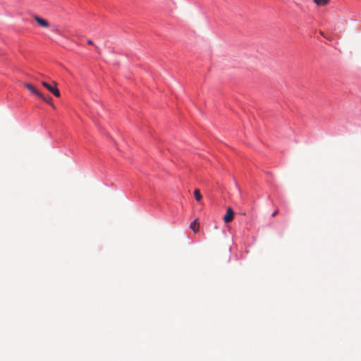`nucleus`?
Segmentation results:
<instances>
[{"label":"nucleus","mask_w":361,"mask_h":361,"mask_svg":"<svg viewBox=\"0 0 361 361\" xmlns=\"http://www.w3.org/2000/svg\"><path fill=\"white\" fill-rule=\"evenodd\" d=\"M278 214H279V210H278V209H276V210H275V211L273 212V214H271V216L274 217V216H275L276 215H277Z\"/></svg>","instance_id":"nucleus-8"},{"label":"nucleus","mask_w":361,"mask_h":361,"mask_svg":"<svg viewBox=\"0 0 361 361\" xmlns=\"http://www.w3.org/2000/svg\"><path fill=\"white\" fill-rule=\"evenodd\" d=\"M25 87L32 94H35L44 102L49 103L50 105H51L53 107H54V104L51 102V98L45 97L31 83H25Z\"/></svg>","instance_id":"nucleus-1"},{"label":"nucleus","mask_w":361,"mask_h":361,"mask_svg":"<svg viewBox=\"0 0 361 361\" xmlns=\"http://www.w3.org/2000/svg\"><path fill=\"white\" fill-rule=\"evenodd\" d=\"M330 0H314V2L318 6H325Z\"/></svg>","instance_id":"nucleus-6"},{"label":"nucleus","mask_w":361,"mask_h":361,"mask_svg":"<svg viewBox=\"0 0 361 361\" xmlns=\"http://www.w3.org/2000/svg\"><path fill=\"white\" fill-rule=\"evenodd\" d=\"M34 19L36 20V22L41 26L44 27H48L49 26V23H48L47 20H46L45 19H43L42 18H40L39 16H34Z\"/></svg>","instance_id":"nucleus-4"},{"label":"nucleus","mask_w":361,"mask_h":361,"mask_svg":"<svg viewBox=\"0 0 361 361\" xmlns=\"http://www.w3.org/2000/svg\"><path fill=\"white\" fill-rule=\"evenodd\" d=\"M53 85L47 83V82L42 81V85L46 87L50 92H51L54 96L59 97H60V91L57 87V83L55 81H52Z\"/></svg>","instance_id":"nucleus-2"},{"label":"nucleus","mask_w":361,"mask_h":361,"mask_svg":"<svg viewBox=\"0 0 361 361\" xmlns=\"http://www.w3.org/2000/svg\"><path fill=\"white\" fill-rule=\"evenodd\" d=\"M87 44L90 45L93 44V42L91 39L87 40Z\"/></svg>","instance_id":"nucleus-9"},{"label":"nucleus","mask_w":361,"mask_h":361,"mask_svg":"<svg viewBox=\"0 0 361 361\" xmlns=\"http://www.w3.org/2000/svg\"><path fill=\"white\" fill-rule=\"evenodd\" d=\"M194 195L197 201H200L202 200V195L200 191L198 189L195 190Z\"/></svg>","instance_id":"nucleus-7"},{"label":"nucleus","mask_w":361,"mask_h":361,"mask_svg":"<svg viewBox=\"0 0 361 361\" xmlns=\"http://www.w3.org/2000/svg\"><path fill=\"white\" fill-rule=\"evenodd\" d=\"M190 228L196 233L199 228V223L197 219L194 220L190 225Z\"/></svg>","instance_id":"nucleus-5"},{"label":"nucleus","mask_w":361,"mask_h":361,"mask_svg":"<svg viewBox=\"0 0 361 361\" xmlns=\"http://www.w3.org/2000/svg\"><path fill=\"white\" fill-rule=\"evenodd\" d=\"M234 218V212L231 207H228L226 210V214L224 216V221L225 223L228 224L231 222Z\"/></svg>","instance_id":"nucleus-3"}]
</instances>
